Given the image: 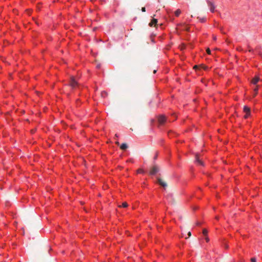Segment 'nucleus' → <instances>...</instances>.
Instances as JSON below:
<instances>
[{
	"mask_svg": "<svg viewBox=\"0 0 262 262\" xmlns=\"http://www.w3.org/2000/svg\"><path fill=\"white\" fill-rule=\"evenodd\" d=\"M244 111L247 114H250V109L249 107H248L247 106H245L244 107Z\"/></svg>",
	"mask_w": 262,
	"mask_h": 262,
	"instance_id": "obj_9",
	"label": "nucleus"
},
{
	"mask_svg": "<svg viewBox=\"0 0 262 262\" xmlns=\"http://www.w3.org/2000/svg\"><path fill=\"white\" fill-rule=\"evenodd\" d=\"M257 95V94H256V92H254V93L253 94V97H255V96Z\"/></svg>",
	"mask_w": 262,
	"mask_h": 262,
	"instance_id": "obj_27",
	"label": "nucleus"
},
{
	"mask_svg": "<svg viewBox=\"0 0 262 262\" xmlns=\"http://www.w3.org/2000/svg\"><path fill=\"white\" fill-rule=\"evenodd\" d=\"M251 262H256V258L255 257H253L251 259Z\"/></svg>",
	"mask_w": 262,
	"mask_h": 262,
	"instance_id": "obj_17",
	"label": "nucleus"
},
{
	"mask_svg": "<svg viewBox=\"0 0 262 262\" xmlns=\"http://www.w3.org/2000/svg\"><path fill=\"white\" fill-rule=\"evenodd\" d=\"M166 121V117L164 116H160L158 118V122L160 125H163Z\"/></svg>",
	"mask_w": 262,
	"mask_h": 262,
	"instance_id": "obj_5",
	"label": "nucleus"
},
{
	"mask_svg": "<svg viewBox=\"0 0 262 262\" xmlns=\"http://www.w3.org/2000/svg\"><path fill=\"white\" fill-rule=\"evenodd\" d=\"M206 52H207V53L208 54H211V51H210V50L209 48H208V49H207Z\"/></svg>",
	"mask_w": 262,
	"mask_h": 262,
	"instance_id": "obj_16",
	"label": "nucleus"
},
{
	"mask_svg": "<svg viewBox=\"0 0 262 262\" xmlns=\"http://www.w3.org/2000/svg\"><path fill=\"white\" fill-rule=\"evenodd\" d=\"M250 115V114H247L246 113V115H245L244 117L245 118H248V117Z\"/></svg>",
	"mask_w": 262,
	"mask_h": 262,
	"instance_id": "obj_20",
	"label": "nucleus"
},
{
	"mask_svg": "<svg viewBox=\"0 0 262 262\" xmlns=\"http://www.w3.org/2000/svg\"><path fill=\"white\" fill-rule=\"evenodd\" d=\"M127 147H128V146L126 143H123L120 146V148L122 150H125L127 148Z\"/></svg>",
	"mask_w": 262,
	"mask_h": 262,
	"instance_id": "obj_10",
	"label": "nucleus"
},
{
	"mask_svg": "<svg viewBox=\"0 0 262 262\" xmlns=\"http://www.w3.org/2000/svg\"><path fill=\"white\" fill-rule=\"evenodd\" d=\"M205 240H206V241L207 242H209V238H208V237H205Z\"/></svg>",
	"mask_w": 262,
	"mask_h": 262,
	"instance_id": "obj_22",
	"label": "nucleus"
},
{
	"mask_svg": "<svg viewBox=\"0 0 262 262\" xmlns=\"http://www.w3.org/2000/svg\"><path fill=\"white\" fill-rule=\"evenodd\" d=\"M198 68V66L195 65V66H194L193 69H197Z\"/></svg>",
	"mask_w": 262,
	"mask_h": 262,
	"instance_id": "obj_25",
	"label": "nucleus"
},
{
	"mask_svg": "<svg viewBox=\"0 0 262 262\" xmlns=\"http://www.w3.org/2000/svg\"><path fill=\"white\" fill-rule=\"evenodd\" d=\"M107 95V94L106 92L105 91H103V92H101V96L102 97H105V96H106Z\"/></svg>",
	"mask_w": 262,
	"mask_h": 262,
	"instance_id": "obj_13",
	"label": "nucleus"
},
{
	"mask_svg": "<svg viewBox=\"0 0 262 262\" xmlns=\"http://www.w3.org/2000/svg\"><path fill=\"white\" fill-rule=\"evenodd\" d=\"M224 247H225V248L226 249H228V246L227 244H224Z\"/></svg>",
	"mask_w": 262,
	"mask_h": 262,
	"instance_id": "obj_23",
	"label": "nucleus"
},
{
	"mask_svg": "<svg viewBox=\"0 0 262 262\" xmlns=\"http://www.w3.org/2000/svg\"><path fill=\"white\" fill-rule=\"evenodd\" d=\"M154 73H156V70H154Z\"/></svg>",
	"mask_w": 262,
	"mask_h": 262,
	"instance_id": "obj_31",
	"label": "nucleus"
},
{
	"mask_svg": "<svg viewBox=\"0 0 262 262\" xmlns=\"http://www.w3.org/2000/svg\"><path fill=\"white\" fill-rule=\"evenodd\" d=\"M188 237H190L191 235V232L190 231L188 232Z\"/></svg>",
	"mask_w": 262,
	"mask_h": 262,
	"instance_id": "obj_24",
	"label": "nucleus"
},
{
	"mask_svg": "<svg viewBox=\"0 0 262 262\" xmlns=\"http://www.w3.org/2000/svg\"><path fill=\"white\" fill-rule=\"evenodd\" d=\"M181 12V10L180 9H177L175 11L174 14H175L176 16H179V15L180 14Z\"/></svg>",
	"mask_w": 262,
	"mask_h": 262,
	"instance_id": "obj_11",
	"label": "nucleus"
},
{
	"mask_svg": "<svg viewBox=\"0 0 262 262\" xmlns=\"http://www.w3.org/2000/svg\"><path fill=\"white\" fill-rule=\"evenodd\" d=\"M207 233H208V231H207V230L206 229H203V234L204 235H206Z\"/></svg>",
	"mask_w": 262,
	"mask_h": 262,
	"instance_id": "obj_15",
	"label": "nucleus"
},
{
	"mask_svg": "<svg viewBox=\"0 0 262 262\" xmlns=\"http://www.w3.org/2000/svg\"><path fill=\"white\" fill-rule=\"evenodd\" d=\"M260 79L258 77H255L252 80V82L254 84H256L259 81Z\"/></svg>",
	"mask_w": 262,
	"mask_h": 262,
	"instance_id": "obj_7",
	"label": "nucleus"
},
{
	"mask_svg": "<svg viewBox=\"0 0 262 262\" xmlns=\"http://www.w3.org/2000/svg\"><path fill=\"white\" fill-rule=\"evenodd\" d=\"M254 92H256V94L257 93V91H258V86H257L254 89Z\"/></svg>",
	"mask_w": 262,
	"mask_h": 262,
	"instance_id": "obj_18",
	"label": "nucleus"
},
{
	"mask_svg": "<svg viewBox=\"0 0 262 262\" xmlns=\"http://www.w3.org/2000/svg\"><path fill=\"white\" fill-rule=\"evenodd\" d=\"M137 172L139 173H143L144 172V171L142 169H138L137 170Z\"/></svg>",
	"mask_w": 262,
	"mask_h": 262,
	"instance_id": "obj_14",
	"label": "nucleus"
},
{
	"mask_svg": "<svg viewBox=\"0 0 262 262\" xmlns=\"http://www.w3.org/2000/svg\"><path fill=\"white\" fill-rule=\"evenodd\" d=\"M204 21H205V18H203L201 19V22H204Z\"/></svg>",
	"mask_w": 262,
	"mask_h": 262,
	"instance_id": "obj_26",
	"label": "nucleus"
},
{
	"mask_svg": "<svg viewBox=\"0 0 262 262\" xmlns=\"http://www.w3.org/2000/svg\"><path fill=\"white\" fill-rule=\"evenodd\" d=\"M116 143H117V144H119L118 142H116Z\"/></svg>",
	"mask_w": 262,
	"mask_h": 262,
	"instance_id": "obj_32",
	"label": "nucleus"
},
{
	"mask_svg": "<svg viewBox=\"0 0 262 262\" xmlns=\"http://www.w3.org/2000/svg\"><path fill=\"white\" fill-rule=\"evenodd\" d=\"M216 219L218 220L219 219V217L218 216H216L215 217Z\"/></svg>",
	"mask_w": 262,
	"mask_h": 262,
	"instance_id": "obj_30",
	"label": "nucleus"
},
{
	"mask_svg": "<svg viewBox=\"0 0 262 262\" xmlns=\"http://www.w3.org/2000/svg\"><path fill=\"white\" fill-rule=\"evenodd\" d=\"M195 162H196L198 164L204 166V163L200 159L199 155L198 154H195Z\"/></svg>",
	"mask_w": 262,
	"mask_h": 262,
	"instance_id": "obj_4",
	"label": "nucleus"
},
{
	"mask_svg": "<svg viewBox=\"0 0 262 262\" xmlns=\"http://www.w3.org/2000/svg\"><path fill=\"white\" fill-rule=\"evenodd\" d=\"M159 170L160 168L157 165H154L150 169V170L149 171V174L155 175L157 173H158L159 171Z\"/></svg>",
	"mask_w": 262,
	"mask_h": 262,
	"instance_id": "obj_2",
	"label": "nucleus"
},
{
	"mask_svg": "<svg viewBox=\"0 0 262 262\" xmlns=\"http://www.w3.org/2000/svg\"><path fill=\"white\" fill-rule=\"evenodd\" d=\"M213 39L214 40H216V36H214L213 37Z\"/></svg>",
	"mask_w": 262,
	"mask_h": 262,
	"instance_id": "obj_28",
	"label": "nucleus"
},
{
	"mask_svg": "<svg viewBox=\"0 0 262 262\" xmlns=\"http://www.w3.org/2000/svg\"><path fill=\"white\" fill-rule=\"evenodd\" d=\"M184 27H185L184 28V30H186V31H188V30H189V28H188V27H187V26H184Z\"/></svg>",
	"mask_w": 262,
	"mask_h": 262,
	"instance_id": "obj_19",
	"label": "nucleus"
},
{
	"mask_svg": "<svg viewBox=\"0 0 262 262\" xmlns=\"http://www.w3.org/2000/svg\"><path fill=\"white\" fill-rule=\"evenodd\" d=\"M69 85L72 88L75 89L78 86V82L76 81L74 77H71L70 80Z\"/></svg>",
	"mask_w": 262,
	"mask_h": 262,
	"instance_id": "obj_1",
	"label": "nucleus"
},
{
	"mask_svg": "<svg viewBox=\"0 0 262 262\" xmlns=\"http://www.w3.org/2000/svg\"><path fill=\"white\" fill-rule=\"evenodd\" d=\"M158 183L163 187L165 188L167 186V183L160 178L158 179Z\"/></svg>",
	"mask_w": 262,
	"mask_h": 262,
	"instance_id": "obj_6",
	"label": "nucleus"
},
{
	"mask_svg": "<svg viewBox=\"0 0 262 262\" xmlns=\"http://www.w3.org/2000/svg\"><path fill=\"white\" fill-rule=\"evenodd\" d=\"M157 155H156L155 156L154 159H157Z\"/></svg>",
	"mask_w": 262,
	"mask_h": 262,
	"instance_id": "obj_29",
	"label": "nucleus"
},
{
	"mask_svg": "<svg viewBox=\"0 0 262 262\" xmlns=\"http://www.w3.org/2000/svg\"><path fill=\"white\" fill-rule=\"evenodd\" d=\"M141 10L142 12H145L146 10H145V7H142V9H141Z\"/></svg>",
	"mask_w": 262,
	"mask_h": 262,
	"instance_id": "obj_21",
	"label": "nucleus"
},
{
	"mask_svg": "<svg viewBox=\"0 0 262 262\" xmlns=\"http://www.w3.org/2000/svg\"><path fill=\"white\" fill-rule=\"evenodd\" d=\"M128 206L127 203L126 202H123L121 206H119V207H127Z\"/></svg>",
	"mask_w": 262,
	"mask_h": 262,
	"instance_id": "obj_12",
	"label": "nucleus"
},
{
	"mask_svg": "<svg viewBox=\"0 0 262 262\" xmlns=\"http://www.w3.org/2000/svg\"><path fill=\"white\" fill-rule=\"evenodd\" d=\"M157 22L158 20L157 19L153 18L149 25L150 27H152L154 25H156Z\"/></svg>",
	"mask_w": 262,
	"mask_h": 262,
	"instance_id": "obj_8",
	"label": "nucleus"
},
{
	"mask_svg": "<svg viewBox=\"0 0 262 262\" xmlns=\"http://www.w3.org/2000/svg\"><path fill=\"white\" fill-rule=\"evenodd\" d=\"M209 7H210V10L211 12H214L215 9V6L213 2L209 0H206Z\"/></svg>",
	"mask_w": 262,
	"mask_h": 262,
	"instance_id": "obj_3",
	"label": "nucleus"
}]
</instances>
